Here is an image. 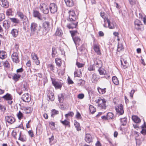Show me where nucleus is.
<instances>
[{"mask_svg": "<svg viewBox=\"0 0 146 146\" xmlns=\"http://www.w3.org/2000/svg\"><path fill=\"white\" fill-rule=\"evenodd\" d=\"M41 28L35 22L32 23L30 26L31 36L36 37L43 35L44 33L42 32L41 33H40Z\"/></svg>", "mask_w": 146, "mask_h": 146, "instance_id": "f257e3e1", "label": "nucleus"}, {"mask_svg": "<svg viewBox=\"0 0 146 146\" xmlns=\"http://www.w3.org/2000/svg\"><path fill=\"white\" fill-rule=\"evenodd\" d=\"M104 24H103L105 28L108 27L110 29H114L116 26L115 22H111L110 20L108 18L105 17L104 19Z\"/></svg>", "mask_w": 146, "mask_h": 146, "instance_id": "f03ea898", "label": "nucleus"}, {"mask_svg": "<svg viewBox=\"0 0 146 146\" xmlns=\"http://www.w3.org/2000/svg\"><path fill=\"white\" fill-rule=\"evenodd\" d=\"M96 103L98 104V106L100 109H105L106 108V101L105 99L99 98L96 100Z\"/></svg>", "mask_w": 146, "mask_h": 146, "instance_id": "7ed1b4c3", "label": "nucleus"}, {"mask_svg": "<svg viewBox=\"0 0 146 146\" xmlns=\"http://www.w3.org/2000/svg\"><path fill=\"white\" fill-rule=\"evenodd\" d=\"M69 14L68 20L69 21H75L77 19V17L74 10H70L68 12Z\"/></svg>", "mask_w": 146, "mask_h": 146, "instance_id": "20e7f679", "label": "nucleus"}, {"mask_svg": "<svg viewBox=\"0 0 146 146\" xmlns=\"http://www.w3.org/2000/svg\"><path fill=\"white\" fill-rule=\"evenodd\" d=\"M39 9L42 13L45 14H47L49 12L48 7L44 3L40 4Z\"/></svg>", "mask_w": 146, "mask_h": 146, "instance_id": "39448f33", "label": "nucleus"}, {"mask_svg": "<svg viewBox=\"0 0 146 146\" xmlns=\"http://www.w3.org/2000/svg\"><path fill=\"white\" fill-rule=\"evenodd\" d=\"M123 106L121 104L116 105L115 106V109L116 112L119 115H121L124 113V110L123 108Z\"/></svg>", "mask_w": 146, "mask_h": 146, "instance_id": "423d86ee", "label": "nucleus"}, {"mask_svg": "<svg viewBox=\"0 0 146 146\" xmlns=\"http://www.w3.org/2000/svg\"><path fill=\"white\" fill-rule=\"evenodd\" d=\"M11 58L13 62L17 63L19 62L18 54L17 52H14L11 55Z\"/></svg>", "mask_w": 146, "mask_h": 146, "instance_id": "0eeeda50", "label": "nucleus"}, {"mask_svg": "<svg viewBox=\"0 0 146 146\" xmlns=\"http://www.w3.org/2000/svg\"><path fill=\"white\" fill-rule=\"evenodd\" d=\"M49 8L50 11L52 13H54L57 11V6L54 3H52L50 4Z\"/></svg>", "mask_w": 146, "mask_h": 146, "instance_id": "6e6552de", "label": "nucleus"}, {"mask_svg": "<svg viewBox=\"0 0 146 146\" xmlns=\"http://www.w3.org/2000/svg\"><path fill=\"white\" fill-rule=\"evenodd\" d=\"M21 98L23 101L27 102H29L31 100L30 96L28 93L24 94Z\"/></svg>", "mask_w": 146, "mask_h": 146, "instance_id": "1a4fd4ad", "label": "nucleus"}, {"mask_svg": "<svg viewBox=\"0 0 146 146\" xmlns=\"http://www.w3.org/2000/svg\"><path fill=\"white\" fill-rule=\"evenodd\" d=\"M72 38L75 44H76V47L77 48L78 46H80L82 44L81 39L79 37L75 36Z\"/></svg>", "mask_w": 146, "mask_h": 146, "instance_id": "9d476101", "label": "nucleus"}, {"mask_svg": "<svg viewBox=\"0 0 146 146\" xmlns=\"http://www.w3.org/2000/svg\"><path fill=\"white\" fill-rule=\"evenodd\" d=\"M31 56L33 60H35V62L37 65H38L40 64V61L38 60V58L36 54L35 53L32 52L31 53Z\"/></svg>", "mask_w": 146, "mask_h": 146, "instance_id": "9b49d317", "label": "nucleus"}, {"mask_svg": "<svg viewBox=\"0 0 146 146\" xmlns=\"http://www.w3.org/2000/svg\"><path fill=\"white\" fill-rule=\"evenodd\" d=\"M0 4L2 7L5 8H7L9 6V3L7 0H1L0 1Z\"/></svg>", "mask_w": 146, "mask_h": 146, "instance_id": "f8f14e48", "label": "nucleus"}, {"mask_svg": "<svg viewBox=\"0 0 146 146\" xmlns=\"http://www.w3.org/2000/svg\"><path fill=\"white\" fill-rule=\"evenodd\" d=\"M6 121L11 124L13 123L15 121V118L11 116H7L5 117Z\"/></svg>", "mask_w": 146, "mask_h": 146, "instance_id": "ddd939ff", "label": "nucleus"}, {"mask_svg": "<svg viewBox=\"0 0 146 146\" xmlns=\"http://www.w3.org/2000/svg\"><path fill=\"white\" fill-rule=\"evenodd\" d=\"M93 49L97 55H101V51L98 45L96 44H94L93 46Z\"/></svg>", "mask_w": 146, "mask_h": 146, "instance_id": "4468645a", "label": "nucleus"}, {"mask_svg": "<svg viewBox=\"0 0 146 146\" xmlns=\"http://www.w3.org/2000/svg\"><path fill=\"white\" fill-rule=\"evenodd\" d=\"M52 83L56 88H60L62 86V84L60 82H58L52 80Z\"/></svg>", "mask_w": 146, "mask_h": 146, "instance_id": "2eb2a0df", "label": "nucleus"}, {"mask_svg": "<svg viewBox=\"0 0 146 146\" xmlns=\"http://www.w3.org/2000/svg\"><path fill=\"white\" fill-rule=\"evenodd\" d=\"M10 22L8 20H5L3 22V26L5 29H8L10 27Z\"/></svg>", "mask_w": 146, "mask_h": 146, "instance_id": "dca6fc26", "label": "nucleus"}, {"mask_svg": "<svg viewBox=\"0 0 146 146\" xmlns=\"http://www.w3.org/2000/svg\"><path fill=\"white\" fill-rule=\"evenodd\" d=\"M134 23L135 28L138 30L141 29L140 27L142 25L139 20L137 19H136Z\"/></svg>", "mask_w": 146, "mask_h": 146, "instance_id": "f3484780", "label": "nucleus"}, {"mask_svg": "<svg viewBox=\"0 0 146 146\" xmlns=\"http://www.w3.org/2000/svg\"><path fill=\"white\" fill-rule=\"evenodd\" d=\"M19 29H13L11 30V33L14 37H16L18 34Z\"/></svg>", "mask_w": 146, "mask_h": 146, "instance_id": "a211bd4d", "label": "nucleus"}, {"mask_svg": "<svg viewBox=\"0 0 146 146\" xmlns=\"http://www.w3.org/2000/svg\"><path fill=\"white\" fill-rule=\"evenodd\" d=\"M33 15L35 17H37L39 19H41V14L37 11L34 10L33 11Z\"/></svg>", "mask_w": 146, "mask_h": 146, "instance_id": "6ab92c4d", "label": "nucleus"}, {"mask_svg": "<svg viewBox=\"0 0 146 146\" xmlns=\"http://www.w3.org/2000/svg\"><path fill=\"white\" fill-rule=\"evenodd\" d=\"M94 64L96 65L97 67L100 68L102 67V62L100 60L96 59L94 60Z\"/></svg>", "mask_w": 146, "mask_h": 146, "instance_id": "aec40b11", "label": "nucleus"}, {"mask_svg": "<svg viewBox=\"0 0 146 146\" xmlns=\"http://www.w3.org/2000/svg\"><path fill=\"white\" fill-rule=\"evenodd\" d=\"M66 5L69 7H72L74 5V3L72 0H64Z\"/></svg>", "mask_w": 146, "mask_h": 146, "instance_id": "412c9836", "label": "nucleus"}, {"mask_svg": "<svg viewBox=\"0 0 146 146\" xmlns=\"http://www.w3.org/2000/svg\"><path fill=\"white\" fill-rule=\"evenodd\" d=\"M91 135L89 134H86L85 140L88 143H90L92 141V139Z\"/></svg>", "mask_w": 146, "mask_h": 146, "instance_id": "4be33fe9", "label": "nucleus"}, {"mask_svg": "<svg viewBox=\"0 0 146 146\" xmlns=\"http://www.w3.org/2000/svg\"><path fill=\"white\" fill-rule=\"evenodd\" d=\"M121 65L123 66V68L124 69L127 68L128 64L126 60L123 59H121Z\"/></svg>", "mask_w": 146, "mask_h": 146, "instance_id": "5701e85b", "label": "nucleus"}, {"mask_svg": "<svg viewBox=\"0 0 146 146\" xmlns=\"http://www.w3.org/2000/svg\"><path fill=\"white\" fill-rule=\"evenodd\" d=\"M78 22L74 23H70L67 25V27L69 29H73L75 28L77 25Z\"/></svg>", "mask_w": 146, "mask_h": 146, "instance_id": "b1692460", "label": "nucleus"}, {"mask_svg": "<svg viewBox=\"0 0 146 146\" xmlns=\"http://www.w3.org/2000/svg\"><path fill=\"white\" fill-rule=\"evenodd\" d=\"M17 15L18 17L20 18L21 19H22L23 20H25L27 18V17L24 15L23 13L20 11L17 12Z\"/></svg>", "mask_w": 146, "mask_h": 146, "instance_id": "393cba45", "label": "nucleus"}, {"mask_svg": "<svg viewBox=\"0 0 146 146\" xmlns=\"http://www.w3.org/2000/svg\"><path fill=\"white\" fill-rule=\"evenodd\" d=\"M132 118L133 120L135 123H139L141 121L140 118L137 116L133 115Z\"/></svg>", "mask_w": 146, "mask_h": 146, "instance_id": "a878e982", "label": "nucleus"}, {"mask_svg": "<svg viewBox=\"0 0 146 146\" xmlns=\"http://www.w3.org/2000/svg\"><path fill=\"white\" fill-rule=\"evenodd\" d=\"M7 57V54L4 51H0V58L3 59Z\"/></svg>", "mask_w": 146, "mask_h": 146, "instance_id": "bb28decb", "label": "nucleus"}, {"mask_svg": "<svg viewBox=\"0 0 146 146\" xmlns=\"http://www.w3.org/2000/svg\"><path fill=\"white\" fill-rule=\"evenodd\" d=\"M2 98L6 100H11L12 99V97L11 95L8 93L3 96Z\"/></svg>", "mask_w": 146, "mask_h": 146, "instance_id": "cd10ccee", "label": "nucleus"}, {"mask_svg": "<svg viewBox=\"0 0 146 146\" xmlns=\"http://www.w3.org/2000/svg\"><path fill=\"white\" fill-rule=\"evenodd\" d=\"M25 113L27 114L31 113L33 110V108L31 107H27L24 108Z\"/></svg>", "mask_w": 146, "mask_h": 146, "instance_id": "c85d7f7f", "label": "nucleus"}, {"mask_svg": "<svg viewBox=\"0 0 146 146\" xmlns=\"http://www.w3.org/2000/svg\"><path fill=\"white\" fill-rule=\"evenodd\" d=\"M50 26L49 22L48 21L44 22L43 24V27L45 30L47 31Z\"/></svg>", "mask_w": 146, "mask_h": 146, "instance_id": "c756f323", "label": "nucleus"}, {"mask_svg": "<svg viewBox=\"0 0 146 146\" xmlns=\"http://www.w3.org/2000/svg\"><path fill=\"white\" fill-rule=\"evenodd\" d=\"M63 35L62 31L59 28H58L56 31L55 35L56 36H61Z\"/></svg>", "mask_w": 146, "mask_h": 146, "instance_id": "7c9ffc66", "label": "nucleus"}, {"mask_svg": "<svg viewBox=\"0 0 146 146\" xmlns=\"http://www.w3.org/2000/svg\"><path fill=\"white\" fill-rule=\"evenodd\" d=\"M9 19L11 22L15 23H19L20 22L19 19L15 18H10Z\"/></svg>", "mask_w": 146, "mask_h": 146, "instance_id": "2f4dec72", "label": "nucleus"}, {"mask_svg": "<svg viewBox=\"0 0 146 146\" xmlns=\"http://www.w3.org/2000/svg\"><path fill=\"white\" fill-rule=\"evenodd\" d=\"M97 90L99 93L101 94H105L106 92V88L102 89L100 87H98L97 88Z\"/></svg>", "mask_w": 146, "mask_h": 146, "instance_id": "473e14b6", "label": "nucleus"}, {"mask_svg": "<svg viewBox=\"0 0 146 146\" xmlns=\"http://www.w3.org/2000/svg\"><path fill=\"white\" fill-rule=\"evenodd\" d=\"M55 62L56 65L59 67H60L62 64L61 60L59 58H55Z\"/></svg>", "mask_w": 146, "mask_h": 146, "instance_id": "72a5a7b5", "label": "nucleus"}, {"mask_svg": "<svg viewBox=\"0 0 146 146\" xmlns=\"http://www.w3.org/2000/svg\"><path fill=\"white\" fill-rule=\"evenodd\" d=\"M70 33H71L72 38L74 37L75 36H76L77 35V34H78L77 31L76 30L70 31Z\"/></svg>", "mask_w": 146, "mask_h": 146, "instance_id": "f704fd0d", "label": "nucleus"}, {"mask_svg": "<svg viewBox=\"0 0 146 146\" xmlns=\"http://www.w3.org/2000/svg\"><path fill=\"white\" fill-rule=\"evenodd\" d=\"M112 80L113 82L115 85H117L119 84V82L117 78L115 76H113L112 77Z\"/></svg>", "mask_w": 146, "mask_h": 146, "instance_id": "c9c22d12", "label": "nucleus"}, {"mask_svg": "<svg viewBox=\"0 0 146 146\" xmlns=\"http://www.w3.org/2000/svg\"><path fill=\"white\" fill-rule=\"evenodd\" d=\"M48 100H50L51 101H53L54 100V98L53 93H51L50 94H49L48 95Z\"/></svg>", "mask_w": 146, "mask_h": 146, "instance_id": "e433bc0d", "label": "nucleus"}, {"mask_svg": "<svg viewBox=\"0 0 146 146\" xmlns=\"http://www.w3.org/2000/svg\"><path fill=\"white\" fill-rule=\"evenodd\" d=\"M90 111L93 114L96 111V108L92 105H90L89 106Z\"/></svg>", "mask_w": 146, "mask_h": 146, "instance_id": "4c0bfd02", "label": "nucleus"}, {"mask_svg": "<svg viewBox=\"0 0 146 146\" xmlns=\"http://www.w3.org/2000/svg\"><path fill=\"white\" fill-rule=\"evenodd\" d=\"M85 83V82L84 80L81 79L79 80L78 81L77 84L78 86H82L84 85Z\"/></svg>", "mask_w": 146, "mask_h": 146, "instance_id": "58836bf2", "label": "nucleus"}, {"mask_svg": "<svg viewBox=\"0 0 146 146\" xmlns=\"http://www.w3.org/2000/svg\"><path fill=\"white\" fill-rule=\"evenodd\" d=\"M58 100L60 102H62L64 100V97L62 94H60L58 96Z\"/></svg>", "mask_w": 146, "mask_h": 146, "instance_id": "ea45409f", "label": "nucleus"}, {"mask_svg": "<svg viewBox=\"0 0 146 146\" xmlns=\"http://www.w3.org/2000/svg\"><path fill=\"white\" fill-rule=\"evenodd\" d=\"M81 74V71L80 70H77L74 72V75L75 76L80 77Z\"/></svg>", "mask_w": 146, "mask_h": 146, "instance_id": "a19ab883", "label": "nucleus"}, {"mask_svg": "<svg viewBox=\"0 0 146 146\" xmlns=\"http://www.w3.org/2000/svg\"><path fill=\"white\" fill-rule=\"evenodd\" d=\"M74 125L77 131H79L81 130V128L80 126V124L77 121H75L74 123Z\"/></svg>", "mask_w": 146, "mask_h": 146, "instance_id": "79ce46f5", "label": "nucleus"}, {"mask_svg": "<svg viewBox=\"0 0 146 146\" xmlns=\"http://www.w3.org/2000/svg\"><path fill=\"white\" fill-rule=\"evenodd\" d=\"M121 122L122 125H125L127 123L126 118L125 117L121 118Z\"/></svg>", "mask_w": 146, "mask_h": 146, "instance_id": "37998d69", "label": "nucleus"}, {"mask_svg": "<svg viewBox=\"0 0 146 146\" xmlns=\"http://www.w3.org/2000/svg\"><path fill=\"white\" fill-rule=\"evenodd\" d=\"M57 54V52L56 49L55 48H52V56L53 57H54L56 54Z\"/></svg>", "mask_w": 146, "mask_h": 146, "instance_id": "c03bdc74", "label": "nucleus"}, {"mask_svg": "<svg viewBox=\"0 0 146 146\" xmlns=\"http://www.w3.org/2000/svg\"><path fill=\"white\" fill-rule=\"evenodd\" d=\"M123 49V47L121 44L119 43L118 44L117 49V51L118 52H120Z\"/></svg>", "mask_w": 146, "mask_h": 146, "instance_id": "a18cd8bd", "label": "nucleus"}, {"mask_svg": "<svg viewBox=\"0 0 146 146\" xmlns=\"http://www.w3.org/2000/svg\"><path fill=\"white\" fill-rule=\"evenodd\" d=\"M12 9H9L6 11V15L7 16L12 15Z\"/></svg>", "mask_w": 146, "mask_h": 146, "instance_id": "49530a36", "label": "nucleus"}, {"mask_svg": "<svg viewBox=\"0 0 146 146\" xmlns=\"http://www.w3.org/2000/svg\"><path fill=\"white\" fill-rule=\"evenodd\" d=\"M20 77V75L19 74H15L13 77V79L15 81H17L19 80Z\"/></svg>", "mask_w": 146, "mask_h": 146, "instance_id": "de8ad7c7", "label": "nucleus"}, {"mask_svg": "<svg viewBox=\"0 0 146 146\" xmlns=\"http://www.w3.org/2000/svg\"><path fill=\"white\" fill-rule=\"evenodd\" d=\"M107 119H112L113 117V113L111 112L108 113L107 114Z\"/></svg>", "mask_w": 146, "mask_h": 146, "instance_id": "09e8293b", "label": "nucleus"}, {"mask_svg": "<svg viewBox=\"0 0 146 146\" xmlns=\"http://www.w3.org/2000/svg\"><path fill=\"white\" fill-rule=\"evenodd\" d=\"M58 111L55 110L54 109L53 110H52L51 112V114L52 117H53V116L55 115L58 114Z\"/></svg>", "mask_w": 146, "mask_h": 146, "instance_id": "8fccbe9b", "label": "nucleus"}, {"mask_svg": "<svg viewBox=\"0 0 146 146\" xmlns=\"http://www.w3.org/2000/svg\"><path fill=\"white\" fill-rule=\"evenodd\" d=\"M74 115V113L72 111H70L67 114L65 115L66 117H72Z\"/></svg>", "mask_w": 146, "mask_h": 146, "instance_id": "3c124183", "label": "nucleus"}, {"mask_svg": "<svg viewBox=\"0 0 146 146\" xmlns=\"http://www.w3.org/2000/svg\"><path fill=\"white\" fill-rule=\"evenodd\" d=\"M61 122L64 125H69L70 122L66 120H65L64 121H61Z\"/></svg>", "mask_w": 146, "mask_h": 146, "instance_id": "603ef678", "label": "nucleus"}, {"mask_svg": "<svg viewBox=\"0 0 146 146\" xmlns=\"http://www.w3.org/2000/svg\"><path fill=\"white\" fill-rule=\"evenodd\" d=\"M21 132H20L19 133V139L20 140L22 141H26V138H23L21 137Z\"/></svg>", "mask_w": 146, "mask_h": 146, "instance_id": "864d4df0", "label": "nucleus"}, {"mask_svg": "<svg viewBox=\"0 0 146 146\" xmlns=\"http://www.w3.org/2000/svg\"><path fill=\"white\" fill-rule=\"evenodd\" d=\"M5 19V15L3 13L0 14V22Z\"/></svg>", "mask_w": 146, "mask_h": 146, "instance_id": "5fc2aeb1", "label": "nucleus"}, {"mask_svg": "<svg viewBox=\"0 0 146 146\" xmlns=\"http://www.w3.org/2000/svg\"><path fill=\"white\" fill-rule=\"evenodd\" d=\"M23 113L20 111H19V113L17 114V116L19 119H21L22 117H23Z\"/></svg>", "mask_w": 146, "mask_h": 146, "instance_id": "6e6d98bb", "label": "nucleus"}, {"mask_svg": "<svg viewBox=\"0 0 146 146\" xmlns=\"http://www.w3.org/2000/svg\"><path fill=\"white\" fill-rule=\"evenodd\" d=\"M3 64L4 66L5 67H8V65L9 64L7 60H6L5 61L3 62Z\"/></svg>", "mask_w": 146, "mask_h": 146, "instance_id": "4d7b16f0", "label": "nucleus"}, {"mask_svg": "<svg viewBox=\"0 0 146 146\" xmlns=\"http://www.w3.org/2000/svg\"><path fill=\"white\" fill-rule=\"evenodd\" d=\"M84 95L82 94H80L78 95V98L80 99H83L84 97Z\"/></svg>", "mask_w": 146, "mask_h": 146, "instance_id": "13d9d810", "label": "nucleus"}, {"mask_svg": "<svg viewBox=\"0 0 146 146\" xmlns=\"http://www.w3.org/2000/svg\"><path fill=\"white\" fill-rule=\"evenodd\" d=\"M76 116V117L78 119H80L81 117L80 114L78 111H77Z\"/></svg>", "mask_w": 146, "mask_h": 146, "instance_id": "bf43d9fd", "label": "nucleus"}, {"mask_svg": "<svg viewBox=\"0 0 146 146\" xmlns=\"http://www.w3.org/2000/svg\"><path fill=\"white\" fill-rule=\"evenodd\" d=\"M68 83L69 84H72L74 83L73 81L70 79L69 76L68 77Z\"/></svg>", "mask_w": 146, "mask_h": 146, "instance_id": "052dcab7", "label": "nucleus"}, {"mask_svg": "<svg viewBox=\"0 0 146 146\" xmlns=\"http://www.w3.org/2000/svg\"><path fill=\"white\" fill-rule=\"evenodd\" d=\"M76 64L78 68H81L84 65L83 64L80 63L78 62H77Z\"/></svg>", "mask_w": 146, "mask_h": 146, "instance_id": "680f3d73", "label": "nucleus"}, {"mask_svg": "<svg viewBox=\"0 0 146 146\" xmlns=\"http://www.w3.org/2000/svg\"><path fill=\"white\" fill-rule=\"evenodd\" d=\"M88 70L91 71L94 70L95 69L92 65H90L88 68Z\"/></svg>", "mask_w": 146, "mask_h": 146, "instance_id": "e2e57ef3", "label": "nucleus"}, {"mask_svg": "<svg viewBox=\"0 0 146 146\" xmlns=\"http://www.w3.org/2000/svg\"><path fill=\"white\" fill-rule=\"evenodd\" d=\"M98 71L99 72L100 74V75H104V71L102 70L100 68H99L98 70Z\"/></svg>", "mask_w": 146, "mask_h": 146, "instance_id": "0e129e2a", "label": "nucleus"}, {"mask_svg": "<svg viewBox=\"0 0 146 146\" xmlns=\"http://www.w3.org/2000/svg\"><path fill=\"white\" fill-rule=\"evenodd\" d=\"M48 67H49L50 69L51 70H54V66L52 65L51 64H49L48 65Z\"/></svg>", "mask_w": 146, "mask_h": 146, "instance_id": "69168bd1", "label": "nucleus"}, {"mask_svg": "<svg viewBox=\"0 0 146 146\" xmlns=\"http://www.w3.org/2000/svg\"><path fill=\"white\" fill-rule=\"evenodd\" d=\"M28 133L29 135L31 136V137H32L33 135V132L32 130H30L28 131Z\"/></svg>", "mask_w": 146, "mask_h": 146, "instance_id": "338daca9", "label": "nucleus"}, {"mask_svg": "<svg viewBox=\"0 0 146 146\" xmlns=\"http://www.w3.org/2000/svg\"><path fill=\"white\" fill-rule=\"evenodd\" d=\"M23 71V69L22 68H21L19 69H18L17 70V73H19V72H22Z\"/></svg>", "mask_w": 146, "mask_h": 146, "instance_id": "774afa93", "label": "nucleus"}]
</instances>
